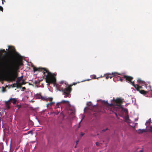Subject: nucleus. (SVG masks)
I'll return each mask as SVG.
<instances>
[{"instance_id": "nucleus-17", "label": "nucleus", "mask_w": 152, "mask_h": 152, "mask_svg": "<svg viewBox=\"0 0 152 152\" xmlns=\"http://www.w3.org/2000/svg\"><path fill=\"white\" fill-rule=\"evenodd\" d=\"M25 87H23L22 88V89H21V91H24V90H25Z\"/></svg>"}, {"instance_id": "nucleus-12", "label": "nucleus", "mask_w": 152, "mask_h": 152, "mask_svg": "<svg viewBox=\"0 0 152 152\" xmlns=\"http://www.w3.org/2000/svg\"><path fill=\"white\" fill-rule=\"evenodd\" d=\"M45 99L47 101H51L52 100L53 98L51 97H49L46 99Z\"/></svg>"}, {"instance_id": "nucleus-10", "label": "nucleus", "mask_w": 152, "mask_h": 152, "mask_svg": "<svg viewBox=\"0 0 152 152\" xmlns=\"http://www.w3.org/2000/svg\"><path fill=\"white\" fill-rule=\"evenodd\" d=\"M80 116L81 117V118H81V121H80L79 123V127H80V124L81 122L82 121V120L84 118V115L83 114H80Z\"/></svg>"}, {"instance_id": "nucleus-32", "label": "nucleus", "mask_w": 152, "mask_h": 152, "mask_svg": "<svg viewBox=\"0 0 152 152\" xmlns=\"http://www.w3.org/2000/svg\"><path fill=\"white\" fill-rule=\"evenodd\" d=\"M34 101H33L32 100H31V102H33Z\"/></svg>"}, {"instance_id": "nucleus-6", "label": "nucleus", "mask_w": 152, "mask_h": 152, "mask_svg": "<svg viewBox=\"0 0 152 152\" xmlns=\"http://www.w3.org/2000/svg\"><path fill=\"white\" fill-rule=\"evenodd\" d=\"M11 102L13 104H15L16 102V100L15 98H10L8 101H6L5 103L7 105L9 104V102Z\"/></svg>"}, {"instance_id": "nucleus-4", "label": "nucleus", "mask_w": 152, "mask_h": 152, "mask_svg": "<svg viewBox=\"0 0 152 152\" xmlns=\"http://www.w3.org/2000/svg\"><path fill=\"white\" fill-rule=\"evenodd\" d=\"M8 48L6 49V50H7L9 49L10 50V53H15L18 57L20 58L21 56L20 54L16 52L15 48L12 47H10V46H8Z\"/></svg>"}, {"instance_id": "nucleus-28", "label": "nucleus", "mask_w": 152, "mask_h": 152, "mask_svg": "<svg viewBox=\"0 0 152 152\" xmlns=\"http://www.w3.org/2000/svg\"><path fill=\"white\" fill-rule=\"evenodd\" d=\"M38 95L39 96V98L40 97H41L42 98V96L40 95Z\"/></svg>"}, {"instance_id": "nucleus-9", "label": "nucleus", "mask_w": 152, "mask_h": 152, "mask_svg": "<svg viewBox=\"0 0 152 152\" xmlns=\"http://www.w3.org/2000/svg\"><path fill=\"white\" fill-rule=\"evenodd\" d=\"M99 101H101V102H102V103L103 102L104 103H107V104H108V105L110 106H112V105H113V104L112 103L109 104L108 103L107 101H102L101 99H99V100H97V102H98Z\"/></svg>"}, {"instance_id": "nucleus-18", "label": "nucleus", "mask_w": 152, "mask_h": 152, "mask_svg": "<svg viewBox=\"0 0 152 152\" xmlns=\"http://www.w3.org/2000/svg\"><path fill=\"white\" fill-rule=\"evenodd\" d=\"M3 8L1 6H0V10L2 12L3 11Z\"/></svg>"}, {"instance_id": "nucleus-16", "label": "nucleus", "mask_w": 152, "mask_h": 152, "mask_svg": "<svg viewBox=\"0 0 152 152\" xmlns=\"http://www.w3.org/2000/svg\"><path fill=\"white\" fill-rule=\"evenodd\" d=\"M1 90L2 92H4L5 91V89L4 87H2L1 88Z\"/></svg>"}, {"instance_id": "nucleus-5", "label": "nucleus", "mask_w": 152, "mask_h": 152, "mask_svg": "<svg viewBox=\"0 0 152 152\" xmlns=\"http://www.w3.org/2000/svg\"><path fill=\"white\" fill-rule=\"evenodd\" d=\"M66 103H68V104L70 105L69 102L68 101L63 100L61 102H58L56 103V105L55 107V108H59V106H61V109L62 108L61 105L62 104H65Z\"/></svg>"}, {"instance_id": "nucleus-22", "label": "nucleus", "mask_w": 152, "mask_h": 152, "mask_svg": "<svg viewBox=\"0 0 152 152\" xmlns=\"http://www.w3.org/2000/svg\"><path fill=\"white\" fill-rule=\"evenodd\" d=\"M84 134L83 133H82L81 132V136L82 137V136H83Z\"/></svg>"}, {"instance_id": "nucleus-21", "label": "nucleus", "mask_w": 152, "mask_h": 152, "mask_svg": "<svg viewBox=\"0 0 152 152\" xmlns=\"http://www.w3.org/2000/svg\"><path fill=\"white\" fill-rule=\"evenodd\" d=\"M138 120V118H135L134 119V121H137Z\"/></svg>"}, {"instance_id": "nucleus-27", "label": "nucleus", "mask_w": 152, "mask_h": 152, "mask_svg": "<svg viewBox=\"0 0 152 152\" xmlns=\"http://www.w3.org/2000/svg\"><path fill=\"white\" fill-rule=\"evenodd\" d=\"M139 152H143V151L142 150H141L139 151Z\"/></svg>"}, {"instance_id": "nucleus-8", "label": "nucleus", "mask_w": 152, "mask_h": 152, "mask_svg": "<svg viewBox=\"0 0 152 152\" xmlns=\"http://www.w3.org/2000/svg\"><path fill=\"white\" fill-rule=\"evenodd\" d=\"M55 102H51L48 103L47 104V107L48 108H50L51 106L54 104Z\"/></svg>"}, {"instance_id": "nucleus-25", "label": "nucleus", "mask_w": 152, "mask_h": 152, "mask_svg": "<svg viewBox=\"0 0 152 152\" xmlns=\"http://www.w3.org/2000/svg\"><path fill=\"white\" fill-rule=\"evenodd\" d=\"M151 97H152V91L151 90Z\"/></svg>"}, {"instance_id": "nucleus-31", "label": "nucleus", "mask_w": 152, "mask_h": 152, "mask_svg": "<svg viewBox=\"0 0 152 152\" xmlns=\"http://www.w3.org/2000/svg\"><path fill=\"white\" fill-rule=\"evenodd\" d=\"M150 128L151 129H152V126H151Z\"/></svg>"}, {"instance_id": "nucleus-2", "label": "nucleus", "mask_w": 152, "mask_h": 152, "mask_svg": "<svg viewBox=\"0 0 152 152\" xmlns=\"http://www.w3.org/2000/svg\"><path fill=\"white\" fill-rule=\"evenodd\" d=\"M124 77L127 82H130L131 83V84L136 89L137 88H143V87H144L146 88V86L145 84V82L141 80L140 79H138L137 80L138 83L136 85H135L134 82H132L131 81V80L133 78L132 77L125 76H124Z\"/></svg>"}, {"instance_id": "nucleus-36", "label": "nucleus", "mask_w": 152, "mask_h": 152, "mask_svg": "<svg viewBox=\"0 0 152 152\" xmlns=\"http://www.w3.org/2000/svg\"><path fill=\"white\" fill-rule=\"evenodd\" d=\"M75 148H76V146H75Z\"/></svg>"}, {"instance_id": "nucleus-29", "label": "nucleus", "mask_w": 152, "mask_h": 152, "mask_svg": "<svg viewBox=\"0 0 152 152\" xmlns=\"http://www.w3.org/2000/svg\"><path fill=\"white\" fill-rule=\"evenodd\" d=\"M114 113L115 114V115L116 116H117L118 115H117V114L116 113Z\"/></svg>"}, {"instance_id": "nucleus-13", "label": "nucleus", "mask_w": 152, "mask_h": 152, "mask_svg": "<svg viewBox=\"0 0 152 152\" xmlns=\"http://www.w3.org/2000/svg\"><path fill=\"white\" fill-rule=\"evenodd\" d=\"M146 92H147L143 90L140 91V93L142 94H146Z\"/></svg>"}, {"instance_id": "nucleus-14", "label": "nucleus", "mask_w": 152, "mask_h": 152, "mask_svg": "<svg viewBox=\"0 0 152 152\" xmlns=\"http://www.w3.org/2000/svg\"><path fill=\"white\" fill-rule=\"evenodd\" d=\"M151 119L150 118L148 120V121H146L145 123V125L147 126V124L148 123L149 124H150V123H151Z\"/></svg>"}, {"instance_id": "nucleus-20", "label": "nucleus", "mask_w": 152, "mask_h": 152, "mask_svg": "<svg viewBox=\"0 0 152 152\" xmlns=\"http://www.w3.org/2000/svg\"><path fill=\"white\" fill-rule=\"evenodd\" d=\"M107 129H107V128H106V129H103V130H102V131H103V132H105V131H106V130H107Z\"/></svg>"}, {"instance_id": "nucleus-30", "label": "nucleus", "mask_w": 152, "mask_h": 152, "mask_svg": "<svg viewBox=\"0 0 152 152\" xmlns=\"http://www.w3.org/2000/svg\"><path fill=\"white\" fill-rule=\"evenodd\" d=\"M90 80V79H88V80H88H88ZM86 81V80H85L83 81H82V82H83V81Z\"/></svg>"}, {"instance_id": "nucleus-15", "label": "nucleus", "mask_w": 152, "mask_h": 152, "mask_svg": "<svg viewBox=\"0 0 152 152\" xmlns=\"http://www.w3.org/2000/svg\"><path fill=\"white\" fill-rule=\"evenodd\" d=\"M91 77L94 79L96 78V76L95 75H93L91 76Z\"/></svg>"}, {"instance_id": "nucleus-33", "label": "nucleus", "mask_w": 152, "mask_h": 152, "mask_svg": "<svg viewBox=\"0 0 152 152\" xmlns=\"http://www.w3.org/2000/svg\"><path fill=\"white\" fill-rule=\"evenodd\" d=\"M87 105H90V104H88V103L87 104Z\"/></svg>"}, {"instance_id": "nucleus-3", "label": "nucleus", "mask_w": 152, "mask_h": 152, "mask_svg": "<svg viewBox=\"0 0 152 152\" xmlns=\"http://www.w3.org/2000/svg\"><path fill=\"white\" fill-rule=\"evenodd\" d=\"M116 73L115 72H112V74L113 75L114 77L113 79L114 81L115 82L116 80H120L121 81H122L123 80L121 77L118 76V75H121V74H120L117 73V75H116Z\"/></svg>"}, {"instance_id": "nucleus-26", "label": "nucleus", "mask_w": 152, "mask_h": 152, "mask_svg": "<svg viewBox=\"0 0 152 152\" xmlns=\"http://www.w3.org/2000/svg\"><path fill=\"white\" fill-rule=\"evenodd\" d=\"M120 107H121V108L122 110H124V108H123V107H122V106L121 105H120Z\"/></svg>"}, {"instance_id": "nucleus-19", "label": "nucleus", "mask_w": 152, "mask_h": 152, "mask_svg": "<svg viewBox=\"0 0 152 152\" xmlns=\"http://www.w3.org/2000/svg\"><path fill=\"white\" fill-rule=\"evenodd\" d=\"M96 145L97 146H98L99 145V142H96Z\"/></svg>"}, {"instance_id": "nucleus-35", "label": "nucleus", "mask_w": 152, "mask_h": 152, "mask_svg": "<svg viewBox=\"0 0 152 152\" xmlns=\"http://www.w3.org/2000/svg\"><path fill=\"white\" fill-rule=\"evenodd\" d=\"M4 54L5 55H6V53H4Z\"/></svg>"}, {"instance_id": "nucleus-1", "label": "nucleus", "mask_w": 152, "mask_h": 152, "mask_svg": "<svg viewBox=\"0 0 152 152\" xmlns=\"http://www.w3.org/2000/svg\"><path fill=\"white\" fill-rule=\"evenodd\" d=\"M38 70L39 71H42L43 73V76H45L47 80L50 83H53L54 86H56L57 89L59 91H61L63 94L64 95V97H70L71 96L70 93L72 90L71 88L67 85L66 83H64V81H61L58 83H55L56 78L52 74L46 70L43 69H39Z\"/></svg>"}, {"instance_id": "nucleus-23", "label": "nucleus", "mask_w": 152, "mask_h": 152, "mask_svg": "<svg viewBox=\"0 0 152 152\" xmlns=\"http://www.w3.org/2000/svg\"><path fill=\"white\" fill-rule=\"evenodd\" d=\"M109 77H110V78H111L112 77L107 76L106 77V78L107 79Z\"/></svg>"}, {"instance_id": "nucleus-11", "label": "nucleus", "mask_w": 152, "mask_h": 152, "mask_svg": "<svg viewBox=\"0 0 152 152\" xmlns=\"http://www.w3.org/2000/svg\"><path fill=\"white\" fill-rule=\"evenodd\" d=\"M23 77V76L22 75L20 77H18L16 81V82L18 83L20 82L22 79Z\"/></svg>"}, {"instance_id": "nucleus-37", "label": "nucleus", "mask_w": 152, "mask_h": 152, "mask_svg": "<svg viewBox=\"0 0 152 152\" xmlns=\"http://www.w3.org/2000/svg\"><path fill=\"white\" fill-rule=\"evenodd\" d=\"M151 132H152V130H151Z\"/></svg>"}, {"instance_id": "nucleus-24", "label": "nucleus", "mask_w": 152, "mask_h": 152, "mask_svg": "<svg viewBox=\"0 0 152 152\" xmlns=\"http://www.w3.org/2000/svg\"><path fill=\"white\" fill-rule=\"evenodd\" d=\"M124 110L126 112H127V110L126 109H124Z\"/></svg>"}, {"instance_id": "nucleus-7", "label": "nucleus", "mask_w": 152, "mask_h": 152, "mask_svg": "<svg viewBox=\"0 0 152 152\" xmlns=\"http://www.w3.org/2000/svg\"><path fill=\"white\" fill-rule=\"evenodd\" d=\"M147 128V126H146V128L145 129H139L137 131V132L139 134H141L143 132L146 131V128Z\"/></svg>"}, {"instance_id": "nucleus-34", "label": "nucleus", "mask_w": 152, "mask_h": 152, "mask_svg": "<svg viewBox=\"0 0 152 152\" xmlns=\"http://www.w3.org/2000/svg\"><path fill=\"white\" fill-rule=\"evenodd\" d=\"M118 100V99H116V100H117V101Z\"/></svg>"}]
</instances>
